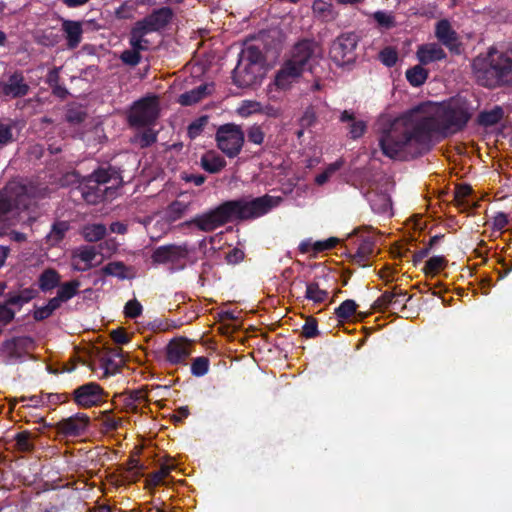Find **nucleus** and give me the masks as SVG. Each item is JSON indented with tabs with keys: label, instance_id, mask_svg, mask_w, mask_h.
Listing matches in <instances>:
<instances>
[{
	"label": "nucleus",
	"instance_id": "obj_4",
	"mask_svg": "<svg viewBox=\"0 0 512 512\" xmlns=\"http://www.w3.org/2000/svg\"><path fill=\"white\" fill-rule=\"evenodd\" d=\"M265 56L259 47L249 45L238 55V62L232 72L233 83L240 88L252 87L263 76Z\"/></svg>",
	"mask_w": 512,
	"mask_h": 512
},
{
	"label": "nucleus",
	"instance_id": "obj_31",
	"mask_svg": "<svg viewBox=\"0 0 512 512\" xmlns=\"http://www.w3.org/2000/svg\"><path fill=\"white\" fill-rule=\"evenodd\" d=\"M149 34L148 31L144 27H141L137 22L131 29L129 44L131 48L135 49L138 52L146 51L149 49V41L145 38V36Z\"/></svg>",
	"mask_w": 512,
	"mask_h": 512
},
{
	"label": "nucleus",
	"instance_id": "obj_49",
	"mask_svg": "<svg viewBox=\"0 0 512 512\" xmlns=\"http://www.w3.org/2000/svg\"><path fill=\"white\" fill-rule=\"evenodd\" d=\"M209 122V117L204 115L197 119H195L193 122H191L188 126V135L191 139H194L198 137L206 127V125Z\"/></svg>",
	"mask_w": 512,
	"mask_h": 512
},
{
	"label": "nucleus",
	"instance_id": "obj_23",
	"mask_svg": "<svg viewBox=\"0 0 512 512\" xmlns=\"http://www.w3.org/2000/svg\"><path fill=\"white\" fill-rule=\"evenodd\" d=\"M375 240L373 237H365L359 243L356 252L352 255V262L361 267L367 266V261L374 254Z\"/></svg>",
	"mask_w": 512,
	"mask_h": 512
},
{
	"label": "nucleus",
	"instance_id": "obj_32",
	"mask_svg": "<svg viewBox=\"0 0 512 512\" xmlns=\"http://www.w3.org/2000/svg\"><path fill=\"white\" fill-rule=\"evenodd\" d=\"M504 117V109L496 105L490 110L481 111L477 116V123L483 127H491L498 124Z\"/></svg>",
	"mask_w": 512,
	"mask_h": 512
},
{
	"label": "nucleus",
	"instance_id": "obj_13",
	"mask_svg": "<svg viewBox=\"0 0 512 512\" xmlns=\"http://www.w3.org/2000/svg\"><path fill=\"white\" fill-rule=\"evenodd\" d=\"M435 37L453 55H461L464 46L458 33L448 19H441L435 24Z\"/></svg>",
	"mask_w": 512,
	"mask_h": 512
},
{
	"label": "nucleus",
	"instance_id": "obj_60",
	"mask_svg": "<svg viewBox=\"0 0 512 512\" xmlns=\"http://www.w3.org/2000/svg\"><path fill=\"white\" fill-rule=\"evenodd\" d=\"M339 243V239L331 237L324 241H317L312 245V249L315 253L323 252L334 248Z\"/></svg>",
	"mask_w": 512,
	"mask_h": 512
},
{
	"label": "nucleus",
	"instance_id": "obj_62",
	"mask_svg": "<svg viewBox=\"0 0 512 512\" xmlns=\"http://www.w3.org/2000/svg\"><path fill=\"white\" fill-rule=\"evenodd\" d=\"M92 182H96L98 184H106L111 179V174L107 169L98 168L92 174L88 176Z\"/></svg>",
	"mask_w": 512,
	"mask_h": 512
},
{
	"label": "nucleus",
	"instance_id": "obj_11",
	"mask_svg": "<svg viewBox=\"0 0 512 512\" xmlns=\"http://www.w3.org/2000/svg\"><path fill=\"white\" fill-rule=\"evenodd\" d=\"M319 50L320 48L314 40L303 39L293 46L290 59L305 71L313 72V65L319 57Z\"/></svg>",
	"mask_w": 512,
	"mask_h": 512
},
{
	"label": "nucleus",
	"instance_id": "obj_51",
	"mask_svg": "<svg viewBox=\"0 0 512 512\" xmlns=\"http://www.w3.org/2000/svg\"><path fill=\"white\" fill-rule=\"evenodd\" d=\"M319 334L317 319L309 316L302 327V336L311 339L317 337Z\"/></svg>",
	"mask_w": 512,
	"mask_h": 512
},
{
	"label": "nucleus",
	"instance_id": "obj_29",
	"mask_svg": "<svg viewBox=\"0 0 512 512\" xmlns=\"http://www.w3.org/2000/svg\"><path fill=\"white\" fill-rule=\"evenodd\" d=\"M190 208V203L184 200L172 201L163 211V218L168 223L176 222L180 220Z\"/></svg>",
	"mask_w": 512,
	"mask_h": 512
},
{
	"label": "nucleus",
	"instance_id": "obj_34",
	"mask_svg": "<svg viewBox=\"0 0 512 512\" xmlns=\"http://www.w3.org/2000/svg\"><path fill=\"white\" fill-rule=\"evenodd\" d=\"M107 233V228L102 223L88 224L82 228L81 234L87 242L102 240Z\"/></svg>",
	"mask_w": 512,
	"mask_h": 512
},
{
	"label": "nucleus",
	"instance_id": "obj_24",
	"mask_svg": "<svg viewBox=\"0 0 512 512\" xmlns=\"http://www.w3.org/2000/svg\"><path fill=\"white\" fill-rule=\"evenodd\" d=\"M38 295L39 290L33 286L17 291H9L7 293L8 303L13 304L18 311H20L25 304L38 297Z\"/></svg>",
	"mask_w": 512,
	"mask_h": 512
},
{
	"label": "nucleus",
	"instance_id": "obj_1",
	"mask_svg": "<svg viewBox=\"0 0 512 512\" xmlns=\"http://www.w3.org/2000/svg\"><path fill=\"white\" fill-rule=\"evenodd\" d=\"M475 107L466 97L457 95L430 106L422 103L384 126L379 136L382 153L391 159L418 157L432 147V137H447L462 131Z\"/></svg>",
	"mask_w": 512,
	"mask_h": 512
},
{
	"label": "nucleus",
	"instance_id": "obj_50",
	"mask_svg": "<svg viewBox=\"0 0 512 512\" xmlns=\"http://www.w3.org/2000/svg\"><path fill=\"white\" fill-rule=\"evenodd\" d=\"M83 178L76 170L65 173L60 178V185L62 187L75 186L76 190L79 191L80 183L83 182Z\"/></svg>",
	"mask_w": 512,
	"mask_h": 512
},
{
	"label": "nucleus",
	"instance_id": "obj_53",
	"mask_svg": "<svg viewBox=\"0 0 512 512\" xmlns=\"http://www.w3.org/2000/svg\"><path fill=\"white\" fill-rule=\"evenodd\" d=\"M143 307L137 299L129 300L124 307V315L126 318L135 319L142 314Z\"/></svg>",
	"mask_w": 512,
	"mask_h": 512
},
{
	"label": "nucleus",
	"instance_id": "obj_40",
	"mask_svg": "<svg viewBox=\"0 0 512 512\" xmlns=\"http://www.w3.org/2000/svg\"><path fill=\"white\" fill-rule=\"evenodd\" d=\"M69 228L70 225L67 221L54 222L47 236L48 241L52 244H58L64 239L65 234L69 230Z\"/></svg>",
	"mask_w": 512,
	"mask_h": 512
},
{
	"label": "nucleus",
	"instance_id": "obj_26",
	"mask_svg": "<svg viewBox=\"0 0 512 512\" xmlns=\"http://www.w3.org/2000/svg\"><path fill=\"white\" fill-rule=\"evenodd\" d=\"M62 30L65 33L67 45L69 48H76L82 40V24L78 21L64 20Z\"/></svg>",
	"mask_w": 512,
	"mask_h": 512
},
{
	"label": "nucleus",
	"instance_id": "obj_39",
	"mask_svg": "<svg viewBox=\"0 0 512 512\" xmlns=\"http://www.w3.org/2000/svg\"><path fill=\"white\" fill-rule=\"evenodd\" d=\"M87 118L86 110L76 103H73L68 106L65 120L71 125H79L83 123Z\"/></svg>",
	"mask_w": 512,
	"mask_h": 512
},
{
	"label": "nucleus",
	"instance_id": "obj_25",
	"mask_svg": "<svg viewBox=\"0 0 512 512\" xmlns=\"http://www.w3.org/2000/svg\"><path fill=\"white\" fill-rule=\"evenodd\" d=\"M61 283V275L53 268H47L38 276V290L43 293L51 292Z\"/></svg>",
	"mask_w": 512,
	"mask_h": 512
},
{
	"label": "nucleus",
	"instance_id": "obj_61",
	"mask_svg": "<svg viewBox=\"0 0 512 512\" xmlns=\"http://www.w3.org/2000/svg\"><path fill=\"white\" fill-rule=\"evenodd\" d=\"M13 141L12 125L0 122V145H7Z\"/></svg>",
	"mask_w": 512,
	"mask_h": 512
},
{
	"label": "nucleus",
	"instance_id": "obj_27",
	"mask_svg": "<svg viewBox=\"0 0 512 512\" xmlns=\"http://www.w3.org/2000/svg\"><path fill=\"white\" fill-rule=\"evenodd\" d=\"M201 167L211 174L220 172L226 166V160L216 151L205 152L200 159Z\"/></svg>",
	"mask_w": 512,
	"mask_h": 512
},
{
	"label": "nucleus",
	"instance_id": "obj_33",
	"mask_svg": "<svg viewBox=\"0 0 512 512\" xmlns=\"http://www.w3.org/2000/svg\"><path fill=\"white\" fill-rule=\"evenodd\" d=\"M209 94L208 85L201 84L198 87L187 91L179 96L178 102L182 106H191L198 103Z\"/></svg>",
	"mask_w": 512,
	"mask_h": 512
},
{
	"label": "nucleus",
	"instance_id": "obj_5",
	"mask_svg": "<svg viewBox=\"0 0 512 512\" xmlns=\"http://www.w3.org/2000/svg\"><path fill=\"white\" fill-rule=\"evenodd\" d=\"M40 191L33 185H18L11 191L0 192V235L5 232L13 209L27 210L36 203Z\"/></svg>",
	"mask_w": 512,
	"mask_h": 512
},
{
	"label": "nucleus",
	"instance_id": "obj_64",
	"mask_svg": "<svg viewBox=\"0 0 512 512\" xmlns=\"http://www.w3.org/2000/svg\"><path fill=\"white\" fill-rule=\"evenodd\" d=\"M317 116L314 108L312 106H309L305 109L300 122L301 125L304 127L312 126L316 122Z\"/></svg>",
	"mask_w": 512,
	"mask_h": 512
},
{
	"label": "nucleus",
	"instance_id": "obj_57",
	"mask_svg": "<svg viewBox=\"0 0 512 512\" xmlns=\"http://www.w3.org/2000/svg\"><path fill=\"white\" fill-rule=\"evenodd\" d=\"M123 63L130 66H136L141 62V54L135 49L124 50L120 56Z\"/></svg>",
	"mask_w": 512,
	"mask_h": 512
},
{
	"label": "nucleus",
	"instance_id": "obj_3",
	"mask_svg": "<svg viewBox=\"0 0 512 512\" xmlns=\"http://www.w3.org/2000/svg\"><path fill=\"white\" fill-rule=\"evenodd\" d=\"M472 71L479 85L495 89L512 86V49L500 51L490 47L472 61Z\"/></svg>",
	"mask_w": 512,
	"mask_h": 512
},
{
	"label": "nucleus",
	"instance_id": "obj_44",
	"mask_svg": "<svg viewBox=\"0 0 512 512\" xmlns=\"http://www.w3.org/2000/svg\"><path fill=\"white\" fill-rule=\"evenodd\" d=\"M144 128L142 132H138L134 136V142L138 143L141 148L150 147L157 141V132L151 126Z\"/></svg>",
	"mask_w": 512,
	"mask_h": 512
},
{
	"label": "nucleus",
	"instance_id": "obj_28",
	"mask_svg": "<svg viewBox=\"0 0 512 512\" xmlns=\"http://www.w3.org/2000/svg\"><path fill=\"white\" fill-rule=\"evenodd\" d=\"M340 121L348 123L349 136L352 139H358L364 135L367 125L362 120H356L352 111L344 110L340 115Z\"/></svg>",
	"mask_w": 512,
	"mask_h": 512
},
{
	"label": "nucleus",
	"instance_id": "obj_30",
	"mask_svg": "<svg viewBox=\"0 0 512 512\" xmlns=\"http://www.w3.org/2000/svg\"><path fill=\"white\" fill-rule=\"evenodd\" d=\"M126 412L138 413V405L145 402L147 396L140 390H130L119 395Z\"/></svg>",
	"mask_w": 512,
	"mask_h": 512
},
{
	"label": "nucleus",
	"instance_id": "obj_47",
	"mask_svg": "<svg viewBox=\"0 0 512 512\" xmlns=\"http://www.w3.org/2000/svg\"><path fill=\"white\" fill-rule=\"evenodd\" d=\"M210 361L205 356L196 357L191 364V374L195 377H202L209 371Z\"/></svg>",
	"mask_w": 512,
	"mask_h": 512
},
{
	"label": "nucleus",
	"instance_id": "obj_16",
	"mask_svg": "<svg viewBox=\"0 0 512 512\" xmlns=\"http://www.w3.org/2000/svg\"><path fill=\"white\" fill-rule=\"evenodd\" d=\"M165 352L171 365H185L191 355V343L186 338H174L167 344Z\"/></svg>",
	"mask_w": 512,
	"mask_h": 512
},
{
	"label": "nucleus",
	"instance_id": "obj_46",
	"mask_svg": "<svg viewBox=\"0 0 512 512\" xmlns=\"http://www.w3.org/2000/svg\"><path fill=\"white\" fill-rule=\"evenodd\" d=\"M175 469L174 465L163 464L160 469L152 472L148 478L147 483L149 486H159L163 483L164 479Z\"/></svg>",
	"mask_w": 512,
	"mask_h": 512
},
{
	"label": "nucleus",
	"instance_id": "obj_41",
	"mask_svg": "<svg viewBox=\"0 0 512 512\" xmlns=\"http://www.w3.org/2000/svg\"><path fill=\"white\" fill-rule=\"evenodd\" d=\"M357 307L358 305L354 300L347 299L335 308L334 314L339 321L348 320L356 313Z\"/></svg>",
	"mask_w": 512,
	"mask_h": 512
},
{
	"label": "nucleus",
	"instance_id": "obj_42",
	"mask_svg": "<svg viewBox=\"0 0 512 512\" xmlns=\"http://www.w3.org/2000/svg\"><path fill=\"white\" fill-rule=\"evenodd\" d=\"M58 287L57 295L59 296V299L67 302L77 295L80 282L78 280H71L63 284L60 283Z\"/></svg>",
	"mask_w": 512,
	"mask_h": 512
},
{
	"label": "nucleus",
	"instance_id": "obj_55",
	"mask_svg": "<svg viewBox=\"0 0 512 512\" xmlns=\"http://www.w3.org/2000/svg\"><path fill=\"white\" fill-rule=\"evenodd\" d=\"M247 138L249 142L261 145L264 142L265 133L259 125H253L247 130Z\"/></svg>",
	"mask_w": 512,
	"mask_h": 512
},
{
	"label": "nucleus",
	"instance_id": "obj_18",
	"mask_svg": "<svg viewBox=\"0 0 512 512\" xmlns=\"http://www.w3.org/2000/svg\"><path fill=\"white\" fill-rule=\"evenodd\" d=\"M305 70L291 59L286 60L277 71L274 84L278 89L286 90Z\"/></svg>",
	"mask_w": 512,
	"mask_h": 512
},
{
	"label": "nucleus",
	"instance_id": "obj_8",
	"mask_svg": "<svg viewBox=\"0 0 512 512\" xmlns=\"http://www.w3.org/2000/svg\"><path fill=\"white\" fill-rule=\"evenodd\" d=\"M358 36L354 32L339 35L331 44L329 55L337 66H345L356 60Z\"/></svg>",
	"mask_w": 512,
	"mask_h": 512
},
{
	"label": "nucleus",
	"instance_id": "obj_22",
	"mask_svg": "<svg viewBox=\"0 0 512 512\" xmlns=\"http://www.w3.org/2000/svg\"><path fill=\"white\" fill-rule=\"evenodd\" d=\"M407 292L399 289L398 286H394L391 291H385L379 296L371 305V309L376 312H382L388 309L390 306L398 304V296H406Z\"/></svg>",
	"mask_w": 512,
	"mask_h": 512
},
{
	"label": "nucleus",
	"instance_id": "obj_63",
	"mask_svg": "<svg viewBox=\"0 0 512 512\" xmlns=\"http://www.w3.org/2000/svg\"><path fill=\"white\" fill-rule=\"evenodd\" d=\"M312 10L315 14L326 16L332 10V5L324 0H315L312 4Z\"/></svg>",
	"mask_w": 512,
	"mask_h": 512
},
{
	"label": "nucleus",
	"instance_id": "obj_10",
	"mask_svg": "<svg viewBox=\"0 0 512 512\" xmlns=\"http://www.w3.org/2000/svg\"><path fill=\"white\" fill-rule=\"evenodd\" d=\"M107 393L96 382L80 385L72 392V399L81 408L88 409L100 406L106 401Z\"/></svg>",
	"mask_w": 512,
	"mask_h": 512
},
{
	"label": "nucleus",
	"instance_id": "obj_12",
	"mask_svg": "<svg viewBox=\"0 0 512 512\" xmlns=\"http://www.w3.org/2000/svg\"><path fill=\"white\" fill-rule=\"evenodd\" d=\"M89 425V416L85 413L78 412L58 421L55 424V429L57 434L64 438H78L87 433Z\"/></svg>",
	"mask_w": 512,
	"mask_h": 512
},
{
	"label": "nucleus",
	"instance_id": "obj_17",
	"mask_svg": "<svg viewBox=\"0 0 512 512\" xmlns=\"http://www.w3.org/2000/svg\"><path fill=\"white\" fill-rule=\"evenodd\" d=\"M173 11L170 7H161L153 10L149 15L137 23L146 29L149 33L159 31L165 28L172 20Z\"/></svg>",
	"mask_w": 512,
	"mask_h": 512
},
{
	"label": "nucleus",
	"instance_id": "obj_15",
	"mask_svg": "<svg viewBox=\"0 0 512 512\" xmlns=\"http://www.w3.org/2000/svg\"><path fill=\"white\" fill-rule=\"evenodd\" d=\"M30 86L22 71L16 70L5 80L0 81V95L9 99H18L27 96Z\"/></svg>",
	"mask_w": 512,
	"mask_h": 512
},
{
	"label": "nucleus",
	"instance_id": "obj_38",
	"mask_svg": "<svg viewBox=\"0 0 512 512\" xmlns=\"http://www.w3.org/2000/svg\"><path fill=\"white\" fill-rule=\"evenodd\" d=\"M447 263L448 260L444 256H433L426 261L422 271L426 276L435 277Z\"/></svg>",
	"mask_w": 512,
	"mask_h": 512
},
{
	"label": "nucleus",
	"instance_id": "obj_48",
	"mask_svg": "<svg viewBox=\"0 0 512 512\" xmlns=\"http://www.w3.org/2000/svg\"><path fill=\"white\" fill-rule=\"evenodd\" d=\"M101 425L107 432L116 431L122 425L121 418L111 416L110 410H105L101 413Z\"/></svg>",
	"mask_w": 512,
	"mask_h": 512
},
{
	"label": "nucleus",
	"instance_id": "obj_43",
	"mask_svg": "<svg viewBox=\"0 0 512 512\" xmlns=\"http://www.w3.org/2000/svg\"><path fill=\"white\" fill-rule=\"evenodd\" d=\"M101 273L106 276H116L119 279L127 278V266L121 261L109 262L101 268Z\"/></svg>",
	"mask_w": 512,
	"mask_h": 512
},
{
	"label": "nucleus",
	"instance_id": "obj_14",
	"mask_svg": "<svg viewBox=\"0 0 512 512\" xmlns=\"http://www.w3.org/2000/svg\"><path fill=\"white\" fill-rule=\"evenodd\" d=\"M189 255L186 245H162L155 248L151 254V261L154 265L172 264L178 265L185 261Z\"/></svg>",
	"mask_w": 512,
	"mask_h": 512
},
{
	"label": "nucleus",
	"instance_id": "obj_20",
	"mask_svg": "<svg viewBox=\"0 0 512 512\" xmlns=\"http://www.w3.org/2000/svg\"><path fill=\"white\" fill-rule=\"evenodd\" d=\"M79 192L82 199L88 204H98L104 199V190L100 188V184L92 182L87 176L80 183Z\"/></svg>",
	"mask_w": 512,
	"mask_h": 512
},
{
	"label": "nucleus",
	"instance_id": "obj_9",
	"mask_svg": "<svg viewBox=\"0 0 512 512\" xmlns=\"http://www.w3.org/2000/svg\"><path fill=\"white\" fill-rule=\"evenodd\" d=\"M34 347V340L30 336H13L4 340L0 345V353L4 363L14 364L21 362Z\"/></svg>",
	"mask_w": 512,
	"mask_h": 512
},
{
	"label": "nucleus",
	"instance_id": "obj_19",
	"mask_svg": "<svg viewBox=\"0 0 512 512\" xmlns=\"http://www.w3.org/2000/svg\"><path fill=\"white\" fill-rule=\"evenodd\" d=\"M366 199L373 212L377 214L391 215L392 201L387 192L370 190L366 193Z\"/></svg>",
	"mask_w": 512,
	"mask_h": 512
},
{
	"label": "nucleus",
	"instance_id": "obj_54",
	"mask_svg": "<svg viewBox=\"0 0 512 512\" xmlns=\"http://www.w3.org/2000/svg\"><path fill=\"white\" fill-rule=\"evenodd\" d=\"M379 58L385 66L393 67L397 63L398 54L394 49L386 47L380 52Z\"/></svg>",
	"mask_w": 512,
	"mask_h": 512
},
{
	"label": "nucleus",
	"instance_id": "obj_6",
	"mask_svg": "<svg viewBox=\"0 0 512 512\" xmlns=\"http://www.w3.org/2000/svg\"><path fill=\"white\" fill-rule=\"evenodd\" d=\"M160 114L157 96H146L133 103L127 120L130 127L142 128L155 125Z\"/></svg>",
	"mask_w": 512,
	"mask_h": 512
},
{
	"label": "nucleus",
	"instance_id": "obj_2",
	"mask_svg": "<svg viewBox=\"0 0 512 512\" xmlns=\"http://www.w3.org/2000/svg\"><path fill=\"white\" fill-rule=\"evenodd\" d=\"M282 201L281 197L265 194L260 197H241L227 200L213 209L196 215L187 226H195L203 232H213L230 222L254 220L269 213Z\"/></svg>",
	"mask_w": 512,
	"mask_h": 512
},
{
	"label": "nucleus",
	"instance_id": "obj_52",
	"mask_svg": "<svg viewBox=\"0 0 512 512\" xmlns=\"http://www.w3.org/2000/svg\"><path fill=\"white\" fill-rule=\"evenodd\" d=\"M473 190L470 185L461 184L455 188L454 199L457 205H468L467 198L472 194Z\"/></svg>",
	"mask_w": 512,
	"mask_h": 512
},
{
	"label": "nucleus",
	"instance_id": "obj_59",
	"mask_svg": "<svg viewBox=\"0 0 512 512\" xmlns=\"http://www.w3.org/2000/svg\"><path fill=\"white\" fill-rule=\"evenodd\" d=\"M16 444L22 451L28 452L33 449V445L30 442V433L27 431L20 432L15 436Z\"/></svg>",
	"mask_w": 512,
	"mask_h": 512
},
{
	"label": "nucleus",
	"instance_id": "obj_21",
	"mask_svg": "<svg viewBox=\"0 0 512 512\" xmlns=\"http://www.w3.org/2000/svg\"><path fill=\"white\" fill-rule=\"evenodd\" d=\"M417 57L422 65H427L435 61L444 60L447 55L439 45L432 43L421 45L418 48Z\"/></svg>",
	"mask_w": 512,
	"mask_h": 512
},
{
	"label": "nucleus",
	"instance_id": "obj_7",
	"mask_svg": "<svg viewBox=\"0 0 512 512\" xmlns=\"http://www.w3.org/2000/svg\"><path fill=\"white\" fill-rule=\"evenodd\" d=\"M215 140L217 147L228 158H235L242 150L245 134L241 126L234 123H226L218 127Z\"/></svg>",
	"mask_w": 512,
	"mask_h": 512
},
{
	"label": "nucleus",
	"instance_id": "obj_36",
	"mask_svg": "<svg viewBox=\"0 0 512 512\" xmlns=\"http://www.w3.org/2000/svg\"><path fill=\"white\" fill-rule=\"evenodd\" d=\"M328 291L321 289L318 282L306 284L305 298L315 304H321L328 298Z\"/></svg>",
	"mask_w": 512,
	"mask_h": 512
},
{
	"label": "nucleus",
	"instance_id": "obj_37",
	"mask_svg": "<svg viewBox=\"0 0 512 512\" xmlns=\"http://www.w3.org/2000/svg\"><path fill=\"white\" fill-rule=\"evenodd\" d=\"M97 255V251L95 247L93 246H84L81 249H79L77 255L75 257H78L81 261L85 263V265L82 266H74V269L77 271L85 272L92 268V261L95 259Z\"/></svg>",
	"mask_w": 512,
	"mask_h": 512
},
{
	"label": "nucleus",
	"instance_id": "obj_56",
	"mask_svg": "<svg viewBox=\"0 0 512 512\" xmlns=\"http://www.w3.org/2000/svg\"><path fill=\"white\" fill-rule=\"evenodd\" d=\"M44 395V406L58 405L65 403L69 400V395L66 393H43Z\"/></svg>",
	"mask_w": 512,
	"mask_h": 512
},
{
	"label": "nucleus",
	"instance_id": "obj_58",
	"mask_svg": "<svg viewBox=\"0 0 512 512\" xmlns=\"http://www.w3.org/2000/svg\"><path fill=\"white\" fill-rule=\"evenodd\" d=\"M373 18L380 26L385 28H391L395 24L394 17L384 11H376Z\"/></svg>",
	"mask_w": 512,
	"mask_h": 512
},
{
	"label": "nucleus",
	"instance_id": "obj_35",
	"mask_svg": "<svg viewBox=\"0 0 512 512\" xmlns=\"http://www.w3.org/2000/svg\"><path fill=\"white\" fill-rule=\"evenodd\" d=\"M406 79L409 84L413 87H420L425 83L428 78L429 72L425 69L422 64L415 65L409 68L406 73Z\"/></svg>",
	"mask_w": 512,
	"mask_h": 512
},
{
	"label": "nucleus",
	"instance_id": "obj_45",
	"mask_svg": "<svg viewBox=\"0 0 512 512\" xmlns=\"http://www.w3.org/2000/svg\"><path fill=\"white\" fill-rule=\"evenodd\" d=\"M16 311H18L15 306L11 303H8V296L3 302H0V326L5 327L10 324L16 315Z\"/></svg>",
	"mask_w": 512,
	"mask_h": 512
}]
</instances>
